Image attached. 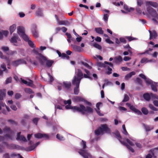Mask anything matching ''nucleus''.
Segmentation results:
<instances>
[{"label":"nucleus","instance_id":"nucleus-22","mask_svg":"<svg viewBox=\"0 0 158 158\" xmlns=\"http://www.w3.org/2000/svg\"><path fill=\"white\" fill-rule=\"evenodd\" d=\"M143 126L146 131H149L154 128V126L153 125H147L144 124Z\"/></svg>","mask_w":158,"mask_h":158},{"label":"nucleus","instance_id":"nucleus-26","mask_svg":"<svg viewBox=\"0 0 158 158\" xmlns=\"http://www.w3.org/2000/svg\"><path fill=\"white\" fill-rule=\"evenodd\" d=\"M44 61V64L43 65H44L45 63L46 62V65L48 67H51L54 62L52 60H47L46 58V60L45 61Z\"/></svg>","mask_w":158,"mask_h":158},{"label":"nucleus","instance_id":"nucleus-10","mask_svg":"<svg viewBox=\"0 0 158 158\" xmlns=\"http://www.w3.org/2000/svg\"><path fill=\"white\" fill-rule=\"evenodd\" d=\"M126 104L131 110H132L135 113H136L138 115H142V114L140 110L136 109L134 106L131 105L129 103H127Z\"/></svg>","mask_w":158,"mask_h":158},{"label":"nucleus","instance_id":"nucleus-59","mask_svg":"<svg viewBox=\"0 0 158 158\" xmlns=\"http://www.w3.org/2000/svg\"><path fill=\"white\" fill-rule=\"evenodd\" d=\"M2 49L5 52H6L9 51V48L7 47H2Z\"/></svg>","mask_w":158,"mask_h":158},{"label":"nucleus","instance_id":"nucleus-57","mask_svg":"<svg viewBox=\"0 0 158 158\" xmlns=\"http://www.w3.org/2000/svg\"><path fill=\"white\" fill-rule=\"evenodd\" d=\"M136 81L139 84L142 85V81L139 78L137 77L136 78Z\"/></svg>","mask_w":158,"mask_h":158},{"label":"nucleus","instance_id":"nucleus-61","mask_svg":"<svg viewBox=\"0 0 158 158\" xmlns=\"http://www.w3.org/2000/svg\"><path fill=\"white\" fill-rule=\"evenodd\" d=\"M0 68V69H2V70L4 71L6 70V65L4 64H3L1 65Z\"/></svg>","mask_w":158,"mask_h":158},{"label":"nucleus","instance_id":"nucleus-9","mask_svg":"<svg viewBox=\"0 0 158 158\" xmlns=\"http://www.w3.org/2000/svg\"><path fill=\"white\" fill-rule=\"evenodd\" d=\"M146 84L147 85H151V89L153 91L155 92L157 91L156 87L157 85L156 82L153 81L151 79H148L146 81Z\"/></svg>","mask_w":158,"mask_h":158},{"label":"nucleus","instance_id":"nucleus-62","mask_svg":"<svg viewBox=\"0 0 158 158\" xmlns=\"http://www.w3.org/2000/svg\"><path fill=\"white\" fill-rule=\"evenodd\" d=\"M81 98L79 97L76 96L74 98L73 100L75 102H77L80 101Z\"/></svg>","mask_w":158,"mask_h":158},{"label":"nucleus","instance_id":"nucleus-45","mask_svg":"<svg viewBox=\"0 0 158 158\" xmlns=\"http://www.w3.org/2000/svg\"><path fill=\"white\" fill-rule=\"evenodd\" d=\"M122 128L123 129V134L126 135H128V134L126 131V130L125 128V125L124 124H123L122 126Z\"/></svg>","mask_w":158,"mask_h":158},{"label":"nucleus","instance_id":"nucleus-49","mask_svg":"<svg viewBox=\"0 0 158 158\" xmlns=\"http://www.w3.org/2000/svg\"><path fill=\"white\" fill-rule=\"evenodd\" d=\"M151 98L153 99H158V96L156 94H153L152 93H151Z\"/></svg>","mask_w":158,"mask_h":158},{"label":"nucleus","instance_id":"nucleus-48","mask_svg":"<svg viewBox=\"0 0 158 158\" xmlns=\"http://www.w3.org/2000/svg\"><path fill=\"white\" fill-rule=\"evenodd\" d=\"M109 15L108 14H104L103 19L105 22L108 21Z\"/></svg>","mask_w":158,"mask_h":158},{"label":"nucleus","instance_id":"nucleus-36","mask_svg":"<svg viewBox=\"0 0 158 158\" xmlns=\"http://www.w3.org/2000/svg\"><path fill=\"white\" fill-rule=\"evenodd\" d=\"M124 9L128 12H130L131 11H132L134 10L133 8L132 7H130L129 8V7L125 5H124Z\"/></svg>","mask_w":158,"mask_h":158},{"label":"nucleus","instance_id":"nucleus-19","mask_svg":"<svg viewBox=\"0 0 158 158\" xmlns=\"http://www.w3.org/2000/svg\"><path fill=\"white\" fill-rule=\"evenodd\" d=\"M17 30L18 33L21 35L25 33V30L23 27L19 26L17 27Z\"/></svg>","mask_w":158,"mask_h":158},{"label":"nucleus","instance_id":"nucleus-6","mask_svg":"<svg viewBox=\"0 0 158 158\" xmlns=\"http://www.w3.org/2000/svg\"><path fill=\"white\" fill-rule=\"evenodd\" d=\"M104 63H102L101 62H98L97 63V65L99 67L107 68L108 71L106 72V73L108 75L112 73V69L110 68V67L107 66L105 64H106L109 65L110 67L112 68L113 67V64L110 62H109L106 61H105Z\"/></svg>","mask_w":158,"mask_h":158},{"label":"nucleus","instance_id":"nucleus-38","mask_svg":"<svg viewBox=\"0 0 158 158\" xmlns=\"http://www.w3.org/2000/svg\"><path fill=\"white\" fill-rule=\"evenodd\" d=\"M142 112L144 115H147L148 113V110L145 107H143L141 109Z\"/></svg>","mask_w":158,"mask_h":158},{"label":"nucleus","instance_id":"nucleus-5","mask_svg":"<svg viewBox=\"0 0 158 158\" xmlns=\"http://www.w3.org/2000/svg\"><path fill=\"white\" fill-rule=\"evenodd\" d=\"M33 48L32 52L36 55V58L39 60L41 64L43 65L44 64V61L46 60V57L38 52L39 49L38 48H36L35 47V48Z\"/></svg>","mask_w":158,"mask_h":158},{"label":"nucleus","instance_id":"nucleus-18","mask_svg":"<svg viewBox=\"0 0 158 158\" xmlns=\"http://www.w3.org/2000/svg\"><path fill=\"white\" fill-rule=\"evenodd\" d=\"M146 6H151L154 7L156 8L158 6V4L156 2L150 1L146 2Z\"/></svg>","mask_w":158,"mask_h":158},{"label":"nucleus","instance_id":"nucleus-39","mask_svg":"<svg viewBox=\"0 0 158 158\" xmlns=\"http://www.w3.org/2000/svg\"><path fill=\"white\" fill-rule=\"evenodd\" d=\"M27 42L29 45L32 48H35V46L33 43V42H32L31 40H30L28 41H27Z\"/></svg>","mask_w":158,"mask_h":158},{"label":"nucleus","instance_id":"nucleus-15","mask_svg":"<svg viewBox=\"0 0 158 158\" xmlns=\"http://www.w3.org/2000/svg\"><path fill=\"white\" fill-rule=\"evenodd\" d=\"M35 137L37 139H41L42 138H45L46 139H48L49 138L48 135L45 134H41V133H38L35 135Z\"/></svg>","mask_w":158,"mask_h":158},{"label":"nucleus","instance_id":"nucleus-43","mask_svg":"<svg viewBox=\"0 0 158 158\" xmlns=\"http://www.w3.org/2000/svg\"><path fill=\"white\" fill-rule=\"evenodd\" d=\"M125 38L128 39L129 41H131L134 40H137V39L136 38H134L130 36H125Z\"/></svg>","mask_w":158,"mask_h":158},{"label":"nucleus","instance_id":"nucleus-23","mask_svg":"<svg viewBox=\"0 0 158 158\" xmlns=\"http://www.w3.org/2000/svg\"><path fill=\"white\" fill-rule=\"evenodd\" d=\"M127 142L131 145L133 146L134 145L135 143L136 146L139 148H140L141 147V144L139 143H133L131 140H130L128 139H127Z\"/></svg>","mask_w":158,"mask_h":158},{"label":"nucleus","instance_id":"nucleus-30","mask_svg":"<svg viewBox=\"0 0 158 158\" xmlns=\"http://www.w3.org/2000/svg\"><path fill=\"white\" fill-rule=\"evenodd\" d=\"M63 102L64 104L65 105H66L67 104L68 105L71 104V102L70 100H69L67 101H66L64 100L63 99H61L60 101H58V103L60 104H62Z\"/></svg>","mask_w":158,"mask_h":158},{"label":"nucleus","instance_id":"nucleus-58","mask_svg":"<svg viewBox=\"0 0 158 158\" xmlns=\"http://www.w3.org/2000/svg\"><path fill=\"white\" fill-rule=\"evenodd\" d=\"M39 118H35L33 119L32 122L35 125H37Z\"/></svg>","mask_w":158,"mask_h":158},{"label":"nucleus","instance_id":"nucleus-3","mask_svg":"<svg viewBox=\"0 0 158 158\" xmlns=\"http://www.w3.org/2000/svg\"><path fill=\"white\" fill-rule=\"evenodd\" d=\"M81 146L83 147V149H81L78 151L79 153L84 158H94L91 154L88 152V151L85 149L86 148V143L83 141H82L80 144Z\"/></svg>","mask_w":158,"mask_h":158},{"label":"nucleus","instance_id":"nucleus-40","mask_svg":"<svg viewBox=\"0 0 158 158\" xmlns=\"http://www.w3.org/2000/svg\"><path fill=\"white\" fill-rule=\"evenodd\" d=\"M24 91L26 93H29V94H31L34 93L31 89L29 88H25Z\"/></svg>","mask_w":158,"mask_h":158},{"label":"nucleus","instance_id":"nucleus-47","mask_svg":"<svg viewBox=\"0 0 158 158\" xmlns=\"http://www.w3.org/2000/svg\"><path fill=\"white\" fill-rule=\"evenodd\" d=\"M56 109H59L60 110L62 109V106L59 105H55V114H56Z\"/></svg>","mask_w":158,"mask_h":158},{"label":"nucleus","instance_id":"nucleus-64","mask_svg":"<svg viewBox=\"0 0 158 158\" xmlns=\"http://www.w3.org/2000/svg\"><path fill=\"white\" fill-rule=\"evenodd\" d=\"M120 41L124 43H126V40L125 38L123 37H120L119 38Z\"/></svg>","mask_w":158,"mask_h":158},{"label":"nucleus","instance_id":"nucleus-8","mask_svg":"<svg viewBox=\"0 0 158 158\" xmlns=\"http://www.w3.org/2000/svg\"><path fill=\"white\" fill-rule=\"evenodd\" d=\"M114 134L116 135V137L117 138V139H118L119 140V141L121 142V143L122 144L126 146L127 148L132 152H134V150L130 145H127L126 143L125 142H123L121 140V137L120 136V134L118 131H116Z\"/></svg>","mask_w":158,"mask_h":158},{"label":"nucleus","instance_id":"nucleus-24","mask_svg":"<svg viewBox=\"0 0 158 158\" xmlns=\"http://www.w3.org/2000/svg\"><path fill=\"white\" fill-rule=\"evenodd\" d=\"M18 38V36L17 34H14L13 36L11 37L10 40V42L12 43H16Z\"/></svg>","mask_w":158,"mask_h":158},{"label":"nucleus","instance_id":"nucleus-7","mask_svg":"<svg viewBox=\"0 0 158 158\" xmlns=\"http://www.w3.org/2000/svg\"><path fill=\"white\" fill-rule=\"evenodd\" d=\"M3 131L5 132H8L9 134H6L4 135V137L6 138H8L11 140H13V137L15 136L14 133L13 131L11 130L10 128L7 127H4L3 129Z\"/></svg>","mask_w":158,"mask_h":158},{"label":"nucleus","instance_id":"nucleus-52","mask_svg":"<svg viewBox=\"0 0 158 158\" xmlns=\"http://www.w3.org/2000/svg\"><path fill=\"white\" fill-rule=\"evenodd\" d=\"M35 148V146L34 145L29 146L27 148V150L28 151H31L34 150Z\"/></svg>","mask_w":158,"mask_h":158},{"label":"nucleus","instance_id":"nucleus-16","mask_svg":"<svg viewBox=\"0 0 158 158\" xmlns=\"http://www.w3.org/2000/svg\"><path fill=\"white\" fill-rule=\"evenodd\" d=\"M37 26L35 25H33L31 28V31L34 37L37 38L38 36V32L36 30Z\"/></svg>","mask_w":158,"mask_h":158},{"label":"nucleus","instance_id":"nucleus-1","mask_svg":"<svg viewBox=\"0 0 158 158\" xmlns=\"http://www.w3.org/2000/svg\"><path fill=\"white\" fill-rule=\"evenodd\" d=\"M65 108L66 109H71L74 112H80L83 114H91L93 112L92 108L89 106L85 107L82 105H80L79 106H71V104H69L66 105Z\"/></svg>","mask_w":158,"mask_h":158},{"label":"nucleus","instance_id":"nucleus-53","mask_svg":"<svg viewBox=\"0 0 158 158\" xmlns=\"http://www.w3.org/2000/svg\"><path fill=\"white\" fill-rule=\"evenodd\" d=\"M139 76L141 77L142 78L145 80L146 83V81L148 79H150L149 78H147L143 74H140L139 75Z\"/></svg>","mask_w":158,"mask_h":158},{"label":"nucleus","instance_id":"nucleus-20","mask_svg":"<svg viewBox=\"0 0 158 158\" xmlns=\"http://www.w3.org/2000/svg\"><path fill=\"white\" fill-rule=\"evenodd\" d=\"M149 32L150 33V40H151L153 38H155L157 36V34L156 31H152L149 30Z\"/></svg>","mask_w":158,"mask_h":158},{"label":"nucleus","instance_id":"nucleus-32","mask_svg":"<svg viewBox=\"0 0 158 158\" xmlns=\"http://www.w3.org/2000/svg\"><path fill=\"white\" fill-rule=\"evenodd\" d=\"M16 25L15 24H14L10 26L9 30L11 34H12L15 30L16 29Z\"/></svg>","mask_w":158,"mask_h":158},{"label":"nucleus","instance_id":"nucleus-27","mask_svg":"<svg viewBox=\"0 0 158 158\" xmlns=\"http://www.w3.org/2000/svg\"><path fill=\"white\" fill-rule=\"evenodd\" d=\"M135 73L134 71H132L130 72V73L127 74L125 77V79L126 80H127L129 79L130 78H131V77L135 75Z\"/></svg>","mask_w":158,"mask_h":158},{"label":"nucleus","instance_id":"nucleus-56","mask_svg":"<svg viewBox=\"0 0 158 158\" xmlns=\"http://www.w3.org/2000/svg\"><path fill=\"white\" fill-rule=\"evenodd\" d=\"M148 60V59L147 58H142L141 61L140 62L141 63H147Z\"/></svg>","mask_w":158,"mask_h":158},{"label":"nucleus","instance_id":"nucleus-44","mask_svg":"<svg viewBox=\"0 0 158 158\" xmlns=\"http://www.w3.org/2000/svg\"><path fill=\"white\" fill-rule=\"evenodd\" d=\"M129 98L128 95L127 94H125L124 95V98L122 101V102H127L129 101Z\"/></svg>","mask_w":158,"mask_h":158},{"label":"nucleus","instance_id":"nucleus-51","mask_svg":"<svg viewBox=\"0 0 158 158\" xmlns=\"http://www.w3.org/2000/svg\"><path fill=\"white\" fill-rule=\"evenodd\" d=\"M56 137L58 139L60 140H63L64 139V138L63 136L60 135L59 134H57L56 135Z\"/></svg>","mask_w":158,"mask_h":158},{"label":"nucleus","instance_id":"nucleus-34","mask_svg":"<svg viewBox=\"0 0 158 158\" xmlns=\"http://www.w3.org/2000/svg\"><path fill=\"white\" fill-rule=\"evenodd\" d=\"M30 116L27 114H25L23 117V119L21 121V123L24 124L25 123L27 120L29 119Z\"/></svg>","mask_w":158,"mask_h":158},{"label":"nucleus","instance_id":"nucleus-35","mask_svg":"<svg viewBox=\"0 0 158 158\" xmlns=\"http://www.w3.org/2000/svg\"><path fill=\"white\" fill-rule=\"evenodd\" d=\"M21 36L23 39L26 41L27 42L30 40L29 37L25 34V33L23 34H22Z\"/></svg>","mask_w":158,"mask_h":158},{"label":"nucleus","instance_id":"nucleus-29","mask_svg":"<svg viewBox=\"0 0 158 158\" xmlns=\"http://www.w3.org/2000/svg\"><path fill=\"white\" fill-rule=\"evenodd\" d=\"M114 60V62L116 63H120L123 61L122 58L120 56L116 57Z\"/></svg>","mask_w":158,"mask_h":158},{"label":"nucleus","instance_id":"nucleus-28","mask_svg":"<svg viewBox=\"0 0 158 158\" xmlns=\"http://www.w3.org/2000/svg\"><path fill=\"white\" fill-rule=\"evenodd\" d=\"M71 46L75 51L80 52L81 51V48L79 46L74 44H71Z\"/></svg>","mask_w":158,"mask_h":158},{"label":"nucleus","instance_id":"nucleus-55","mask_svg":"<svg viewBox=\"0 0 158 158\" xmlns=\"http://www.w3.org/2000/svg\"><path fill=\"white\" fill-rule=\"evenodd\" d=\"M15 144H9L7 148L10 149H14Z\"/></svg>","mask_w":158,"mask_h":158},{"label":"nucleus","instance_id":"nucleus-33","mask_svg":"<svg viewBox=\"0 0 158 158\" xmlns=\"http://www.w3.org/2000/svg\"><path fill=\"white\" fill-rule=\"evenodd\" d=\"M95 31L97 33L101 35L103 34L104 33L101 27L95 28Z\"/></svg>","mask_w":158,"mask_h":158},{"label":"nucleus","instance_id":"nucleus-63","mask_svg":"<svg viewBox=\"0 0 158 158\" xmlns=\"http://www.w3.org/2000/svg\"><path fill=\"white\" fill-rule=\"evenodd\" d=\"M12 81V78L11 77L7 78L6 81V83L7 84L9 83H10Z\"/></svg>","mask_w":158,"mask_h":158},{"label":"nucleus","instance_id":"nucleus-17","mask_svg":"<svg viewBox=\"0 0 158 158\" xmlns=\"http://www.w3.org/2000/svg\"><path fill=\"white\" fill-rule=\"evenodd\" d=\"M21 132H18L17 134L16 139L17 140L21 141L23 142H26L27 140L25 137L22 135H21Z\"/></svg>","mask_w":158,"mask_h":158},{"label":"nucleus","instance_id":"nucleus-21","mask_svg":"<svg viewBox=\"0 0 158 158\" xmlns=\"http://www.w3.org/2000/svg\"><path fill=\"white\" fill-rule=\"evenodd\" d=\"M42 8H39L36 11L35 14L36 16L38 17H42L43 16Z\"/></svg>","mask_w":158,"mask_h":158},{"label":"nucleus","instance_id":"nucleus-14","mask_svg":"<svg viewBox=\"0 0 158 158\" xmlns=\"http://www.w3.org/2000/svg\"><path fill=\"white\" fill-rule=\"evenodd\" d=\"M73 85H76V87L74 90V94L77 95L79 92V86L80 83L75 82L74 81H72Z\"/></svg>","mask_w":158,"mask_h":158},{"label":"nucleus","instance_id":"nucleus-50","mask_svg":"<svg viewBox=\"0 0 158 158\" xmlns=\"http://www.w3.org/2000/svg\"><path fill=\"white\" fill-rule=\"evenodd\" d=\"M61 57L62 59H69V57L65 53H62Z\"/></svg>","mask_w":158,"mask_h":158},{"label":"nucleus","instance_id":"nucleus-12","mask_svg":"<svg viewBox=\"0 0 158 158\" xmlns=\"http://www.w3.org/2000/svg\"><path fill=\"white\" fill-rule=\"evenodd\" d=\"M55 17L56 19V21L59 25H64L65 26H68L70 25L69 22L67 20H61L60 21L58 17L56 15H55Z\"/></svg>","mask_w":158,"mask_h":158},{"label":"nucleus","instance_id":"nucleus-54","mask_svg":"<svg viewBox=\"0 0 158 158\" xmlns=\"http://www.w3.org/2000/svg\"><path fill=\"white\" fill-rule=\"evenodd\" d=\"M17 51H8V53H7L8 54L13 55H14V54H17Z\"/></svg>","mask_w":158,"mask_h":158},{"label":"nucleus","instance_id":"nucleus-25","mask_svg":"<svg viewBox=\"0 0 158 158\" xmlns=\"http://www.w3.org/2000/svg\"><path fill=\"white\" fill-rule=\"evenodd\" d=\"M143 97L146 101H149L151 98V93L150 94L146 93L144 94L143 95Z\"/></svg>","mask_w":158,"mask_h":158},{"label":"nucleus","instance_id":"nucleus-42","mask_svg":"<svg viewBox=\"0 0 158 158\" xmlns=\"http://www.w3.org/2000/svg\"><path fill=\"white\" fill-rule=\"evenodd\" d=\"M149 108L153 111H156L158 110V109L154 107L152 104H149Z\"/></svg>","mask_w":158,"mask_h":158},{"label":"nucleus","instance_id":"nucleus-60","mask_svg":"<svg viewBox=\"0 0 158 158\" xmlns=\"http://www.w3.org/2000/svg\"><path fill=\"white\" fill-rule=\"evenodd\" d=\"M1 32L2 35H4L6 36L9 33V32L7 31H2Z\"/></svg>","mask_w":158,"mask_h":158},{"label":"nucleus","instance_id":"nucleus-41","mask_svg":"<svg viewBox=\"0 0 158 158\" xmlns=\"http://www.w3.org/2000/svg\"><path fill=\"white\" fill-rule=\"evenodd\" d=\"M93 46L95 48H97L100 50H101L102 49L101 46L97 43L93 44Z\"/></svg>","mask_w":158,"mask_h":158},{"label":"nucleus","instance_id":"nucleus-31","mask_svg":"<svg viewBox=\"0 0 158 158\" xmlns=\"http://www.w3.org/2000/svg\"><path fill=\"white\" fill-rule=\"evenodd\" d=\"M71 86L70 82L64 81L63 82V86L65 88L68 89H69Z\"/></svg>","mask_w":158,"mask_h":158},{"label":"nucleus","instance_id":"nucleus-37","mask_svg":"<svg viewBox=\"0 0 158 158\" xmlns=\"http://www.w3.org/2000/svg\"><path fill=\"white\" fill-rule=\"evenodd\" d=\"M5 93L3 90H0V100L3 99V97L5 96Z\"/></svg>","mask_w":158,"mask_h":158},{"label":"nucleus","instance_id":"nucleus-4","mask_svg":"<svg viewBox=\"0 0 158 158\" xmlns=\"http://www.w3.org/2000/svg\"><path fill=\"white\" fill-rule=\"evenodd\" d=\"M104 132L106 133L110 134L111 133L110 129L106 124L101 125L100 127L95 131L94 133L96 135L98 136L103 134Z\"/></svg>","mask_w":158,"mask_h":158},{"label":"nucleus","instance_id":"nucleus-2","mask_svg":"<svg viewBox=\"0 0 158 158\" xmlns=\"http://www.w3.org/2000/svg\"><path fill=\"white\" fill-rule=\"evenodd\" d=\"M84 71L86 74H84L83 75L81 70L80 69H78L77 76H74L72 81H74L75 82L80 83L81 79L83 77L90 79L91 74L90 72L85 69H84Z\"/></svg>","mask_w":158,"mask_h":158},{"label":"nucleus","instance_id":"nucleus-11","mask_svg":"<svg viewBox=\"0 0 158 158\" xmlns=\"http://www.w3.org/2000/svg\"><path fill=\"white\" fill-rule=\"evenodd\" d=\"M147 10L149 14L152 17H156L157 16L156 11L152 7L148 6Z\"/></svg>","mask_w":158,"mask_h":158},{"label":"nucleus","instance_id":"nucleus-46","mask_svg":"<svg viewBox=\"0 0 158 158\" xmlns=\"http://www.w3.org/2000/svg\"><path fill=\"white\" fill-rule=\"evenodd\" d=\"M81 63L82 64L84 65L88 69H91V67L89 66L87 63L83 61H81Z\"/></svg>","mask_w":158,"mask_h":158},{"label":"nucleus","instance_id":"nucleus-13","mask_svg":"<svg viewBox=\"0 0 158 158\" xmlns=\"http://www.w3.org/2000/svg\"><path fill=\"white\" fill-rule=\"evenodd\" d=\"M24 64H26V62L22 59H20L16 61H14L12 62V65L15 66Z\"/></svg>","mask_w":158,"mask_h":158}]
</instances>
